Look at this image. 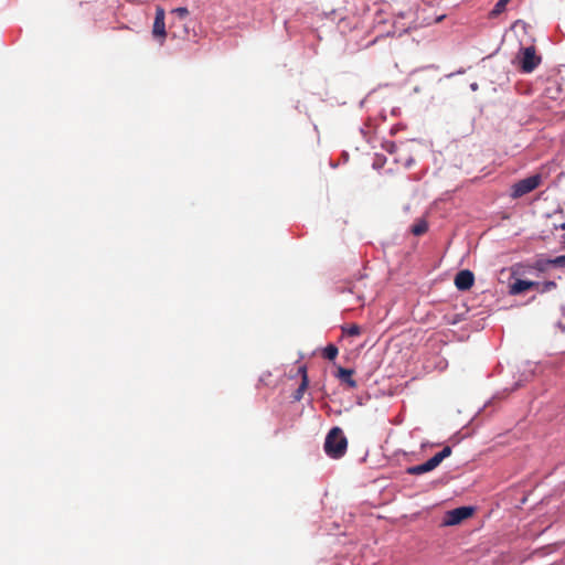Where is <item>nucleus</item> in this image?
<instances>
[{
	"label": "nucleus",
	"mask_w": 565,
	"mask_h": 565,
	"mask_svg": "<svg viewBox=\"0 0 565 565\" xmlns=\"http://www.w3.org/2000/svg\"><path fill=\"white\" fill-rule=\"evenodd\" d=\"M425 463L427 465V468L429 469V471H431L440 465V461L437 458V456L435 455L430 459H428Z\"/></svg>",
	"instance_id": "6ab92c4d"
},
{
	"label": "nucleus",
	"mask_w": 565,
	"mask_h": 565,
	"mask_svg": "<svg viewBox=\"0 0 565 565\" xmlns=\"http://www.w3.org/2000/svg\"><path fill=\"white\" fill-rule=\"evenodd\" d=\"M339 290L344 292L348 290L351 294H355L360 300H362V296L360 295V290L358 289L356 284H349L348 287L339 286Z\"/></svg>",
	"instance_id": "2eb2a0df"
},
{
	"label": "nucleus",
	"mask_w": 565,
	"mask_h": 565,
	"mask_svg": "<svg viewBox=\"0 0 565 565\" xmlns=\"http://www.w3.org/2000/svg\"><path fill=\"white\" fill-rule=\"evenodd\" d=\"M339 353L338 348L334 344H328L323 350V358L327 360H334Z\"/></svg>",
	"instance_id": "9b49d317"
},
{
	"label": "nucleus",
	"mask_w": 565,
	"mask_h": 565,
	"mask_svg": "<svg viewBox=\"0 0 565 565\" xmlns=\"http://www.w3.org/2000/svg\"><path fill=\"white\" fill-rule=\"evenodd\" d=\"M299 372L301 373V377L302 379H301V384L299 385V387L297 388V391H296V393L294 395V398L296 401H300L302 398L303 393L307 390L308 384H309L306 366H300L299 367Z\"/></svg>",
	"instance_id": "1a4fd4ad"
},
{
	"label": "nucleus",
	"mask_w": 565,
	"mask_h": 565,
	"mask_svg": "<svg viewBox=\"0 0 565 565\" xmlns=\"http://www.w3.org/2000/svg\"><path fill=\"white\" fill-rule=\"evenodd\" d=\"M343 331L350 337H358L361 334V328L358 324H350L343 328Z\"/></svg>",
	"instance_id": "dca6fc26"
},
{
	"label": "nucleus",
	"mask_w": 565,
	"mask_h": 565,
	"mask_svg": "<svg viewBox=\"0 0 565 565\" xmlns=\"http://www.w3.org/2000/svg\"><path fill=\"white\" fill-rule=\"evenodd\" d=\"M428 230V224L425 220H418L411 228L415 236L424 235Z\"/></svg>",
	"instance_id": "9d476101"
},
{
	"label": "nucleus",
	"mask_w": 565,
	"mask_h": 565,
	"mask_svg": "<svg viewBox=\"0 0 565 565\" xmlns=\"http://www.w3.org/2000/svg\"><path fill=\"white\" fill-rule=\"evenodd\" d=\"M475 508L472 507H459L446 512L444 524L445 525H457L462 521L472 516Z\"/></svg>",
	"instance_id": "20e7f679"
},
{
	"label": "nucleus",
	"mask_w": 565,
	"mask_h": 565,
	"mask_svg": "<svg viewBox=\"0 0 565 565\" xmlns=\"http://www.w3.org/2000/svg\"><path fill=\"white\" fill-rule=\"evenodd\" d=\"M348 447V440L343 431L339 427H333L327 435L324 440L326 454L333 458L339 459L344 456Z\"/></svg>",
	"instance_id": "f257e3e1"
},
{
	"label": "nucleus",
	"mask_w": 565,
	"mask_h": 565,
	"mask_svg": "<svg viewBox=\"0 0 565 565\" xmlns=\"http://www.w3.org/2000/svg\"><path fill=\"white\" fill-rule=\"evenodd\" d=\"M164 10L161 7L156 9V17L153 21L152 34L154 38H160V44L163 43V40L167 35L166 32V23H164Z\"/></svg>",
	"instance_id": "39448f33"
},
{
	"label": "nucleus",
	"mask_w": 565,
	"mask_h": 565,
	"mask_svg": "<svg viewBox=\"0 0 565 565\" xmlns=\"http://www.w3.org/2000/svg\"><path fill=\"white\" fill-rule=\"evenodd\" d=\"M510 0H499L493 10L491 11V15L495 17L504 11L505 6L509 3Z\"/></svg>",
	"instance_id": "4468645a"
},
{
	"label": "nucleus",
	"mask_w": 565,
	"mask_h": 565,
	"mask_svg": "<svg viewBox=\"0 0 565 565\" xmlns=\"http://www.w3.org/2000/svg\"><path fill=\"white\" fill-rule=\"evenodd\" d=\"M555 288H556V282L550 280V281H545L544 284H542L537 290L545 292V291H551Z\"/></svg>",
	"instance_id": "f3484780"
},
{
	"label": "nucleus",
	"mask_w": 565,
	"mask_h": 565,
	"mask_svg": "<svg viewBox=\"0 0 565 565\" xmlns=\"http://www.w3.org/2000/svg\"><path fill=\"white\" fill-rule=\"evenodd\" d=\"M552 266L555 267H565V255L558 256L554 259H551Z\"/></svg>",
	"instance_id": "aec40b11"
},
{
	"label": "nucleus",
	"mask_w": 565,
	"mask_h": 565,
	"mask_svg": "<svg viewBox=\"0 0 565 565\" xmlns=\"http://www.w3.org/2000/svg\"><path fill=\"white\" fill-rule=\"evenodd\" d=\"M451 447L446 446L444 449L436 454L437 458L441 462L445 458L449 457L451 455Z\"/></svg>",
	"instance_id": "a211bd4d"
},
{
	"label": "nucleus",
	"mask_w": 565,
	"mask_h": 565,
	"mask_svg": "<svg viewBox=\"0 0 565 565\" xmlns=\"http://www.w3.org/2000/svg\"><path fill=\"white\" fill-rule=\"evenodd\" d=\"M457 321H458L457 319L448 320V322H449V323H452V324L457 323Z\"/></svg>",
	"instance_id": "4be33fe9"
},
{
	"label": "nucleus",
	"mask_w": 565,
	"mask_h": 565,
	"mask_svg": "<svg viewBox=\"0 0 565 565\" xmlns=\"http://www.w3.org/2000/svg\"><path fill=\"white\" fill-rule=\"evenodd\" d=\"M428 471H429V469L427 468V465L425 462L422 463V465L409 467L407 469V472L409 475H415V476L423 475V473H426Z\"/></svg>",
	"instance_id": "f8f14e48"
},
{
	"label": "nucleus",
	"mask_w": 565,
	"mask_h": 565,
	"mask_svg": "<svg viewBox=\"0 0 565 565\" xmlns=\"http://www.w3.org/2000/svg\"><path fill=\"white\" fill-rule=\"evenodd\" d=\"M475 282V275L469 269L460 270L455 277V286L458 290H469Z\"/></svg>",
	"instance_id": "423d86ee"
},
{
	"label": "nucleus",
	"mask_w": 565,
	"mask_h": 565,
	"mask_svg": "<svg viewBox=\"0 0 565 565\" xmlns=\"http://www.w3.org/2000/svg\"><path fill=\"white\" fill-rule=\"evenodd\" d=\"M540 286H541V284L537 281L516 279L515 281L510 284L509 291L511 295L515 296V295H521L524 291L530 290V289H539Z\"/></svg>",
	"instance_id": "0eeeda50"
},
{
	"label": "nucleus",
	"mask_w": 565,
	"mask_h": 565,
	"mask_svg": "<svg viewBox=\"0 0 565 565\" xmlns=\"http://www.w3.org/2000/svg\"><path fill=\"white\" fill-rule=\"evenodd\" d=\"M516 58L523 73H532L541 63V56L536 55L534 46L522 47Z\"/></svg>",
	"instance_id": "f03ea898"
},
{
	"label": "nucleus",
	"mask_w": 565,
	"mask_h": 565,
	"mask_svg": "<svg viewBox=\"0 0 565 565\" xmlns=\"http://www.w3.org/2000/svg\"><path fill=\"white\" fill-rule=\"evenodd\" d=\"M541 182V174H534L525 179H522L512 185L511 196L513 199H519L539 188Z\"/></svg>",
	"instance_id": "7ed1b4c3"
},
{
	"label": "nucleus",
	"mask_w": 565,
	"mask_h": 565,
	"mask_svg": "<svg viewBox=\"0 0 565 565\" xmlns=\"http://www.w3.org/2000/svg\"><path fill=\"white\" fill-rule=\"evenodd\" d=\"M354 371L351 369H344L339 366L335 376L338 380L348 385L350 388H355L358 386L356 381L353 379Z\"/></svg>",
	"instance_id": "6e6552de"
},
{
	"label": "nucleus",
	"mask_w": 565,
	"mask_h": 565,
	"mask_svg": "<svg viewBox=\"0 0 565 565\" xmlns=\"http://www.w3.org/2000/svg\"><path fill=\"white\" fill-rule=\"evenodd\" d=\"M172 12L181 19L185 18L189 14V10L184 7L177 8Z\"/></svg>",
	"instance_id": "412c9836"
},
{
	"label": "nucleus",
	"mask_w": 565,
	"mask_h": 565,
	"mask_svg": "<svg viewBox=\"0 0 565 565\" xmlns=\"http://www.w3.org/2000/svg\"><path fill=\"white\" fill-rule=\"evenodd\" d=\"M551 266V259H539L534 263L533 268L543 273L546 271Z\"/></svg>",
	"instance_id": "ddd939ff"
}]
</instances>
